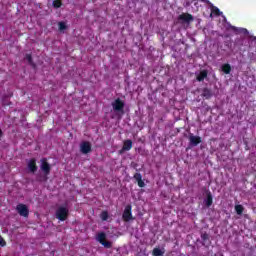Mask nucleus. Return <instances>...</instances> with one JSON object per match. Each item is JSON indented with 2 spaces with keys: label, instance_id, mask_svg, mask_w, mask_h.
Instances as JSON below:
<instances>
[{
  "label": "nucleus",
  "instance_id": "nucleus-1",
  "mask_svg": "<svg viewBox=\"0 0 256 256\" xmlns=\"http://www.w3.org/2000/svg\"><path fill=\"white\" fill-rule=\"evenodd\" d=\"M40 170L44 173V175L39 176L37 181L40 183H45L49 179V174L51 173V164L47 162V158H42L40 160Z\"/></svg>",
  "mask_w": 256,
  "mask_h": 256
},
{
  "label": "nucleus",
  "instance_id": "nucleus-2",
  "mask_svg": "<svg viewBox=\"0 0 256 256\" xmlns=\"http://www.w3.org/2000/svg\"><path fill=\"white\" fill-rule=\"evenodd\" d=\"M125 107V103H123V101L121 99H116L114 102H112V108L114 113H116V115L121 116L123 115L124 109Z\"/></svg>",
  "mask_w": 256,
  "mask_h": 256
},
{
  "label": "nucleus",
  "instance_id": "nucleus-3",
  "mask_svg": "<svg viewBox=\"0 0 256 256\" xmlns=\"http://www.w3.org/2000/svg\"><path fill=\"white\" fill-rule=\"evenodd\" d=\"M69 216V209L67 207H59L56 210V219L59 221H67V217Z\"/></svg>",
  "mask_w": 256,
  "mask_h": 256
},
{
  "label": "nucleus",
  "instance_id": "nucleus-4",
  "mask_svg": "<svg viewBox=\"0 0 256 256\" xmlns=\"http://www.w3.org/2000/svg\"><path fill=\"white\" fill-rule=\"evenodd\" d=\"M202 3H207L211 7V14L210 17H213V15H216V17H221L223 15V12L217 8V6L213 5L209 0H200Z\"/></svg>",
  "mask_w": 256,
  "mask_h": 256
},
{
  "label": "nucleus",
  "instance_id": "nucleus-5",
  "mask_svg": "<svg viewBox=\"0 0 256 256\" xmlns=\"http://www.w3.org/2000/svg\"><path fill=\"white\" fill-rule=\"evenodd\" d=\"M16 211L21 217H29V208L25 204H18Z\"/></svg>",
  "mask_w": 256,
  "mask_h": 256
},
{
  "label": "nucleus",
  "instance_id": "nucleus-6",
  "mask_svg": "<svg viewBox=\"0 0 256 256\" xmlns=\"http://www.w3.org/2000/svg\"><path fill=\"white\" fill-rule=\"evenodd\" d=\"M37 160L35 158L27 160L28 173H37Z\"/></svg>",
  "mask_w": 256,
  "mask_h": 256
},
{
  "label": "nucleus",
  "instance_id": "nucleus-7",
  "mask_svg": "<svg viewBox=\"0 0 256 256\" xmlns=\"http://www.w3.org/2000/svg\"><path fill=\"white\" fill-rule=\"evenodd\" d=\"M189 143L191 147H197V145L203 143L201 136H195L193 133L189 134Z\"/></svg>",
  "mask_w": 256,
  "mask_h": 256
},
{
  "label": "nucleus",
  "instance_id": "nucleus-8",
  "mask_svg": "<svg viewBox=\"0 0 256 256\" xmlns=\"http://www.w3.org/2000/svg\"><path fill=\"white\" fill-rule=\"evenodd\" d=\"M80 151L84 155H87V153H91V142L84 141L80 144Z\"/></svg>",
  "mask_w": 256,
  "mask_h": 256
},
{
  "label": "nucleus",
  "instance_id": "nucleus-9",
  "mask_svg": "<svg viewBox=\"0 0 256 256\" xmlns=\"http://www.w3.org/2000/svg\"><path fill=\"white\" fill-rule=\"evenodd\" d=\"M179 21H183L184 23H192L195 19L193 18V15L189 13H182L178 17Z\"/></svg>",
  "mask_w": 256,
  "mask_h": 256
},
{
  "label": "nucleus",
  "instance_id": "nucleus-10",
  "mask_svg": "<svg viewBox=\"0 0 256 256\" xmlns=\"http://www.w3.org/2000/svg\"><path fill=\"white\" fill-rule=\"evenodd\" d=\"M134 179H135L136 183L138 184V187H140V188L145 187V181H143V176L141 175V173H135Z\"/></svg>",
  "mask_w": 256,
  "mask_h": 256
},
{
  "label": "nucleus",
  "instance_id": "nucleus-11",
  "mask_svg": "<svg viewBox=\"0 0 256 256\" xmlns=\"http://www.w3.org/2000/svg\"><path fill=\"white\" fill-rule=\"evenodd\" d=\"M204 203L206 207H211V205H213V194L211 193V191L207 192Z\"/></svg>",
  "mask_w": 256,
  "mask_h": 256
},
{
  "label": "nucleus",
  "instance_id": "nucleus-12",
  "mask_svg": "<svg viewBox=\"0 0 256 256\" xmlns=\"http://www.w3.org/2000/svg\"><path fill=\"white\" fill-rule=\"evenodd\" d=\"M207 75L208 72L207 70H202L196 77L197 81H199L200 83L205 81V79H207Z\"/></svg>",
  "mask_w": 256,
  "mask_h": 256
},
{
  "label": "nucleus",
  "instance_id": "nucleus-13",
  "mask_svg": "<svg viewBox=\"0 0 256 256\" xmlns=\"http://www.w3.org/2000/svg\"><path fill=\"white\" fill-rule=\"evenodd\" d=\"M202 97L205 99H211V97H213V92H211V89L209 88H204L202 90Z\"/></svg>",
  "mask_w": 256,
  "mask_h": 256
},
{
  "label": "nucleus",
  "instance_id": "nucleus-14",
  "mask_svg": "<svg viewBox=\"0 0 256 256\" xmlns=\"http://www.w3.org/2000/svg\"><path fill=\"white\" fill-rule=\"evenodd\" d=\"M98 243H102L105 241V239H107V234H105V232H100L97 234V237H96Z\"/></svg>",
  "mask_w": 256,
  "mask_h": 256
},
{
  "label": "nucleus",
  "instance_id": "nucleus-15",
  "mask_svg": "<svg viewBox=\"0 0 256 256\" xmlns=\"http://www.w3.org/2000/svg\"><path fill=\"white\" fill-rule=\"evenodd\" d=\"M222 71L225 73V75H229L231 73V65L230 64H224L222 65Z\"/></svg>",
  "mask_w": 256,
  "mask_h": 256
},
{
  "label": "nucleus",
  "instance_id": "nucleus-16",
  "mask_svg": "<svg viewBox=\"0 0 256 256\" xmlns=\"http://www.w3.org/2000/svg\"><path fill=\"white\" fill-rule=\"evenodd\" d=\"M153 256H163L165 255V251L159 249V248H154L152 251Z\"/></svg>",
  "mask_w": 256,
  "mask_h": 256
},
{
  "label": "nucleus",
  "instance_id": "nucleus-17",
  "mask_svg": "<svg viewBox=\"0 0 256 256\" xmlns=\"http://www.w3.org/2000/svg\"><path fill=\"white\" fill-rule=\"evenodd\" d=\"M122 219L124 220V221H129V205H127L126 207H125V210H124V213H123V215H122Z\"/></svg>",
  "mask_w": 256,
  "mask_h": 256
},
{
  "label": "nucleus",
  "instance_id": "nucleus-18",
  "mask_svg": "<svg viewBox=\"0 0 256 256\" xmlns=\"http://www.w3.org/2000/svg\"><path fill=\"white\" fill-rule=\"evenodd\" d=\"M245 208H243V205L238 204L235 206V211L237 213V215H243V211Z\"/></svg>",
  "mask_w": 256,
  "mask_h": 256
},
{
  "label": "nucleus",
  "instance_id": "nucleus-19",
  "mask_svg": "<svg viewBox=\"0 0 256 256\" xmlns=\"http://www.w3.org/2000/svg\"><path fill=\"white\" fill-rule=\"evenodd\" d=\"M125 151H129V140L124 141V146L120 150V154L125 153Z\"/></svg>",
  "mask_w": 256,
  "mask_h": 256
},
{
  "label": "nucleus",
  "instance_id": "nucleus-20",
  "mask_svg": "<svg viewBox=\"0 0 256 256\" xmlns=\"http://www.w3.org/2000/svg\"><path fill=\"white\" fill-rule=\"evenodd\" d=\"M26 61H28L29 65H32V67H35V63H33V57L31 54H26L25 56Z\"/></svg>",
  "mask_w": 256,
  "mask_h": 256
},
{
  "label": "nucleus",
  "instance_id": "nucleus-21",
  "mask_svg": "<svg viewBox=\"0 0 256 256\" xmlns=\"http://www.w3.org/2000/svg\"><path fill=\"white\" fill-rule=\"evenodd\" d=\"M100 217H101L102 221H107V219H109V213L107 211H103L100 214Z\"/></svg>",
  "mask_w": 256,
  "mask_h": 256
},
{
  "label": "nucleus",
  "instance_id": "nucleus-22",
  "mask_svg": "<svg viewBox=\"0 0 256 256\" xmlns=\"http://www.w3.org/2000/svg\"><path fill=\"white\" fill-rule=\"evenodd\" d=\"M101 245H103V247L106 249H111V247H113V244L110 241H104L101 243Z\"/></svg>",
  "mask_w": 256,
  "mask_h": 256
},
{
  "label": "nucleus",
  "instance_id": "nucleus-23",
  "mask_svg": "<svg viewBox=\"0 0 256 256\" xmlns=\"http://www.w3.org/2000/svg\"><path fill=\"white\" fill-rule=\"evenodd\" d=\"M58 27L59 31H65V29H67V25H65V22H59Z\"/></svg>",
  "mask_w": 256,
  "mask_h": 256
},
{
  "label": "nucleus",
  "instance_id": "nucleus-24",
  "mask_svg": "<svg viewBox=\"0 0 256 256\" xmlns=\"http://www.w3.org/2000/svg\"><path fill=\"white\" fill-rule=\"evenodd\" d=\"M53 7H55V9H59V7H61V2L59 0H55L53 1Z\"/></svg>",
  "mask_w": 256,
  "mask_h": 256
},
{
  "label": "nucleus",
  "instance_id": "nucleus-25",
  "mask_svg": "<svg viewBox=\"0 0 256 256\" xmlns=\"http://www.w3.org/2000/svg\"><path fill=\"white\" fill-rule=\"evenodd\" d=\"M201 239L202 241H207L209 239V234H207V232L201 234Z\"/></svg>",
  "mask_w": 256,
  "mask_h": 256
},
{
  "label": "nucleus",
  "instance_id": "nucleus-26",
  "mask_svg": "<svg viewBox=\"0 0 256 256\" xmlns=\"http://www.w3.org/2000/svg\"><path fill=\"white\" fill-rule=\"evenodd\" d=\"M7 245V242H5V239H3V236L0 235V247H5Z\"/></svg>",
  "mask_w": 256,
  "mask_h": 256
},
{
  "label": "nucleus",
  "instance_id": "nucleus-27",
  "mask_svg": "<svg viewBox=\"0 0 256 256\" xmlns=\"http://www.w3.org/2000/svg\"><path fill=\"white\" fill-rule=\"evenodd\" d=\"M132 218H133V216L131 214V206H129V219H132Z\"/></svg>",
  "mask_w": 256,
  "mask_h": 256
},
{
  "label": "nucleus",
  "instance_id": "nucleus-28",
  "mask_svg": "<svg viewBox=\"0 0 256 256\" xmlns=\"http://www.w3.org/2000/svg\"><path fill=\"white\" fill-rule=\"evenodd\" d=\"M131 147H133V141L129 140V149H131Z\"/></svg>",
  "mask_w": 256,
  "mask_h": 256
},
{
  "label": "nucleus",
  "instance_id": "nucleus-29",
  "mask_svg": "<svg viewBox=\"0 0 256 256\" xmlns=\"http://www.w3.org/2000/svg\"><path fill=\"white\" fill-rule=\"evenodd\" d=\"M232 31H238L237 27L231 26Z\"/></svg>",
  "mask_w": 256,
  "mask_h": 256
},
{
  "label": "nucleus",
  "instance_id": "nucleus-30",
  "mask_svg": "<svg viewBox=\"0 0 256 256\" xmlns=\"http://www.w3.org/2000/svg\"><path fill=\"white\" fill-rule=\"evenodd\" d=\"M252 41H254V43H255V45H256V36H254V37L252 38Z\"/></svg>",
  "mask_w": 256,
  "mask_h": 256
},
{
  "label": "nucleus",
  "instance_id": "nucleus-31",
  "mask_svg": "<svg viewBox=\"0 0 256 256\" xmlns=\"http://www.w3.org/2000/svg\"><path fill=\"white\" fill-rule=\"evenodd\" d=\"M1 135H3V131L0 130V137H1Z\"/></svg>",
  "mask_w": 256,
  "mask_h": 256
}]
</instances>
